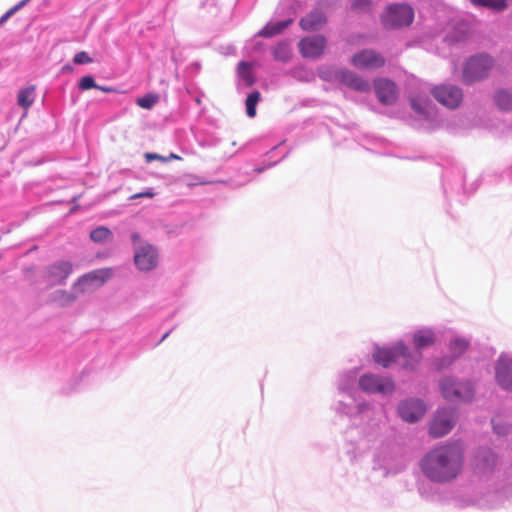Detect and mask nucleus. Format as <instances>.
Listing matches in <instances>:
<instances>
[{"label":"nucleus","instance_id":"obj_1","mask_svg":"<svg viewBox=\"0 0 512 512\" xmlns=\"http://www.w3.org/2000/svg\"><path fill=\"white\" fill-rule=\"evenodd\" d=\"M463 456L464 449L460 443H448L427 453L421 462V469L432 481H450L461 472Z\"/></svg>","mask_w":512,"mask_h":512},{"label":"nucleus","instance_id":"obj_2","mask_svg":"<svg viewBox=\"0 0 512 512\" xmlns=\"http://www.w3.org/2000/svg\"><path fill=\"white\" fill-rule=\"evenodd\" d=\"M373 358L383 367H388L391 363L403 359V367L413 369L419 363L421 355L419 352L410 354L409 349L403 343H398L392 349H377Z\"/></svg>","mask_w":512,"mask_h":512},{"label":"nucleus","instance_id":"obj_3","mask_svg":"<svg viewBox=\"0 0 512 512\" xmlns=\"http://www.w3.org/2000/svg\"><path fill=\"white\" fill-rule=\"evenodd\" d=\"M414 19L413 9L405 4L390 5L382 16V23L388 29L409 26Z\"/></svg>","mask_w":512,"mask_h":512},{"label":"nucleus","instance_id":"obj_4","mask_svg":"<svg viewBox=\"0 0 512 512\" xmlns=\"http://www.w3.org/2000/svg\"><path fill=\"white\" fill-rule=\"evenodd\" d=\"M493 67V60L488 55H478L471 57L463 70V79L466 83L485 78Z\"/></svg>","mask_w":512,"mask_h":512},{"label":"nucleus","instance_id":"obj_5","mask_svg":"<svg viewBox=\"0 0 512 512\" xmlns=\"http://www.w3.org/2000/svg\"><path fill=\"white\" fill-rule=\"evenodd\" d=\"M72 271L73 264L70 261L61 260L48 265L42 277L49 287L64 285Z\"/></svg>","mask_w":512,"mask_h":512},{"label":"nucleus","instance_id":"obj_6","mask_svg":"<svg viewBox=\"0 0 512 512\" xmlns=\"http://www.w3.org/2000/svg\"><path fill=\"white\" fill-rule=\"evenodd\" d=\"M431 93L440 104L450 109L459 107L463 100L462 89L451 84L435 86Z\"/></svg>","mask_w":512,"mask_h":512},{"label":"nucleus","instance_id":"obj_7","mask_svg":"<svg viewBox=\"0 0 512 512\" xmlns=\"http://www.w3.org/2000/svg\"><path fill=\"white\" fill-rule=\"evenodd\" d=\"M112 276L111 268H103L91 271L81 276L74 284L76 292L84 293L104 284Z\"/></svg>","mask_w":512,"mask_h":512},{"label":"nucleus","instance_id":"obj_8","mask_svg":"<svg viewBox=\"0 0 512 512\" xmlns=\"http://www.w3.org/2000/svg\"><path fill=\"white\" fill-rule=\"evenodd\" d=\"M456 421L455 412L452 409H440L433 417L429 434L434 438H440L448 434Z\"/></svg>","mask_w":512,"mask_h":512},{"label":"nucleus","instance_id":"obj_9","mask_svg":"<svg viewBox=\"0 0 512 512\" xmlns=\"http://www.w3.org/2000/svg\"><path fill=\"white\" fill-rule=\"evenodd\" d=\"M441 391L443 396L451 401L469 400L472 398L474 390L469 383H456L450 378H445L441 382Z\"/></svg>","mask_w":512,"mask_h":512},{"label":"nucleus","instance_id":"obj_10","mask_svg":"<svg viewBox=\"0 0 512 512\" xmlns=\"http://www.w3.org/2000/svg\"><path fill=\"white\" fill-rule=\"evenodd\" d=\"M374 91L378 101L386 106L397 102L399 91L396 83L388 78H376L373 81Z\"/></svg>","mask_w":512,"mask_h":512},{"label":"nucleus","instance_id":"obj_11","mask_svg":"<svg viewBox=\"0 0 512 512\" xmlns=\"http://www.w3.org/2000/svg\"><path fill=\"white\" fill-rule=\"evenodd\" d=\"M359 385L362 390L369 393H391L395 389L394 382L387 377H381L374 374H365L360 377Z\"/></svg>","mask_w":512,"mask_h":512},{"label":"nucleus","instance_id":"obj_12","mask_svg":"<svg viewBox=\"0 0 512 512\" xmlns=\"http://www.w3.org/2000/svg\"><path fill=\"white\" fill-rule=\"evenodd\" d=\"M385 58L378 52L365 49L356 53L351 58V64L360 70H373L382 68L385 65Z\"/></svg>","mask_w":512,"mask_h":512},{"label":"nucleus","instance_id":"obj_13","mask_svg":"<svg viewBox=\"0 0 512 512\" xmlns=\"http://www.w3.org/2000/svg\"><path fill=\"white\" fill-rule=\"evenodd\" d=\"M327 45L326 38L323 35H313L302 38L298 43L301 55L305 58L320 57Z\"/></svg>","mask_w":512,"mask_h":512},{"label":"nucleus","instance_id":"obj_14","mask_svg":"<svg viewBox=\"0 0 512 512\" xmlns=\"http://www.w3.org/2000/svg\"><path fill=\"white\" fill-rule=\"evenodd\" d=\"M134 261L137 267L143 271L154 269L158 263V254L156 249L149 245H143L136 249Z\"/></svg>","mask_w":512,"mask_h":512},{"label":"nucleus","instance_id":"obj_15","mask_svg":"<svg viewBox=\"0 0 512 512\" xmlns=\"http://www.w3.org/2000/svg\"><path fill=\"white\" fill-rule=\"evenodd\" d=\"M335 78L343 85L358 92H369L371 88L367 80L349 70H337L335 72Z\"/></svg>","mask_w":512,"mask_h":512},{"label":"nucleus","instance_id":"obj_16","mask_svg":"<svg viewBox=\"0 0 512 512\" xmlns=\"http://www.w3.org/2000/svg\"><path fill=\"white\" fill-rule=\"evenodd\" d=\"M498 384L507 391H512V357L501 355L495 368Z\"/></svg>","mask_w":512,"mask_h":512},{"label":"nucleus","instance_id":"obj_17","mask_svg":"<svg viewBox=\"0 0 512 512\" xmlns=\"http://www.w3.org/2000/svg\"><path fill=\"white\" fill-rule=\"evenodd\" d=\"M426 408L420 400L404 401L399 406V414L406 422H416L425 414Z\"/></svg>","mask_w":512,"mask_h":512},{"label":"nucleus","instance_id":"obj_18","mask_svg":"<svg viewBox=\"0 0 512 512\" xmlns=\"http://www.w3.org/2000/svg\"><path fill=\"white\" fill-rule=\"evenodd\" d=\"M327 23L326 15L320 10L315 9L301 18L299 25L304 31H318Z\"/></svg>","mask_w":512,"mask_h":512},{"label":"nucleus","instance_id":"obj_19","mask_svg":"<svg viewBox=\"0 0 512 512\" xmlns=\"http://www.w3.org/2000/svg\"><path fill=\"white\" fill-rule=\"evenodd\" d=\"M497 457L490 449H482L474 457V466L480 472H487L496 465Z\"/></svg>","mask_w":512,"mask_h":512},{"label":"nucleus","instance_id":"obj_20","mask_svg":"<svg viewBox=\"0 0 512 512\" xmlns=\"http://www.w3.org/2000/svg\"><path fill=\"white\" fill-rule=\"evenodd\" d=\"M434 342L435 335L430 329L418 330L413 336V343L417 350L432 346Z\"/></svg>","mask_w":512,"mask_h":512},{"label":"nucleus","instance_id":"obj_21","mask_svg":"<svg viewBox=\"0 0 512 512\" xmlns=\"http://www.w3.org/2000/svg\"><path fill=\"white\" fill-rule=\"evenodd\" d=\"M35 86H29L18 92L17 103L24 109H28L34 102Z\"/></svg>","mask_w":512,"mask_h":512},{"label":"nucleus","instance_id":"obj_22","mask_svg":"<svg viewBox=\"0 0 512 512\" xmlns=\"http://www.w3.org/2000/svg\"><path fill=\"white\" fill-rule=\"evenodd\" d=\"M496 105L504 111L512 109V91L501 89L494 96Z\"/></svg>","mask_w":512,"mask_h":512},{"label":"nucleus","instance_id":"obj_23","mask_svg":"<svg viewBox=\"0 0 512 512\" xmlns=\"http://www.w3.org/2000/svg\"><path fill=\"white\" fill-rule=\"evenodd\" d=\"M292 20H285L281 22H277L274 24H267L260 32L259 35L264 37H272L275 35L280 34L284 29H286L290 24Z\"/></svg>","mask_w":512,"mask_h":512},{"label":"nucleus","instance_id":"obj_24","mask_svg":"<svg viewBox=\"0 0 512 512\" xmlns=\"http://www.w3.org/2000/svg\"><path fill=\"white\" fill-rule=\"evenodd\" d=\"M474 6L484 7L494 11H504L508 4L507 0H470Z\"/></svg>","mask_w":512,"mask_h":512},{"label":"nucleus","instance_id":"obj_25","mask_svg":"<svg viewBox=\"0 0 512 512\" xmlns=\"http://www.w3.org/2000/svg\"><path fill=\"white\" fill-rule=\"evenodd\" d=\"M90 238L96 243H102L112 239V232L105 226H99L91 231Z\"/></svg>","mask_w":512,"mask_h":512},{"label":"nucleus","instance_id":"obj_26","mask_svg":"<svg viewBox=\"0 0 512 512\" xmlns=\"http://www.w3.org/2000/svg\"><path fill=\"white\" fill-rule=\"evenodd\" d=\"M291 48L287 43H279L273 49V56L276 60L286 62L291 57Z\"/></svg>","mask_w":512,"mask_h":512},{"label":"nucleus","instance_id":"obj_27","mask_svg":"<svg viewBox=\"0 0 512 512\" xmlns=\"http://www.w3.org/2000/svg\"><path fill=\"white\" fill-rule=\"evenodd\" d=\"M260 100V93L258 91H254L248 95L246 99V112L249 117H254L256 115V106Z\"/></svg>","mask_w":512,"mask_h":512},{"label":"nucleus","instance_id":"obj_28","mask_svg":"<svg viewBox=\"0 0 512 512\" xmlns=\"http://www.w3.org/2000/svg\"><path fill=\"white\" fill-rule=\"evenodd\" d=\"M159 97L156 94H146L143 97L137 99L136 103L143 109H151L158 102Z\"/></svg>","mask_w":512,"mask_h":512},{"label":"nucleus","instance_id":"obj_29","mask_svg":"<svg viewBox=\"0 0 512 512\" xmlns=\"http://www.w3.org/2000/svg\"><path fill=\"white\" fill-rule=\"evenodd\" d=\"M351 7L358 13L368 12L371 10L372 2L370 0H354Z\"/></svg>","mask_w":512,"mask_h":512},{"label":"nucleus","instance_id":"obj_30","mask_svg":"<svg viewBox=\"0 0 512 512\" xmlns=\"http://www.w3.org/2000/svg\"><path fill=\"white\" fill-rule=\"evenodd\" d=\"M29 0H22L12 8H10L4 15L0 17V26L4 24L14 13L20 10Z\"/></svg>","mask_w":512,"mask_h":512},{"label":"nucleus","instance_id":"obj_31","mask_svg":"<svg viewBox=\"0 0 512 512\" xmlns=\"http://www.w3.org/2000/svg\"><path fill=\"white\" fill-rule=\"evenodd\" d=\"M79 88L81 90H88L91 88H100V86L95 83L92 76H84L79 81Z\"/></svg>","mask_w":512,"mask_h":512},{"label":"nucleus","instance_id":"obj_32","mask_svg":"<svg viewBox=\"0 0 512 512\" xmlns=\"http://www.w3.org/2000/svg\"><path fill=\"white\" fill-rule=\"evenodd\" d=\"M75 300V296L66 291H59L56 295V301H58L61 305H66Z\"/></svg>","mask_w":512,"mask_h":512},{"label":"nucleus","instance_id":"obj_33","mask_svg":"<svg viewBox=\"0 0 512 512\" xmlns=\"http://www.w3.org/2000/svg\"><path fill=\"white\" fill-rule=\"evenodd\" d=\"M73 62L75 64H78V65H82V64H88V63H91L92 62V59L90 58V56L88 55L87 52L85 51H80L78 53L75 54L74 58H73Z\"/></svg>","mask_w":512,"mask_h":512},{"label":"nucleus","instance_id":"obj_34","mask_svg":"<svg viewBox=\"0 0 512 512\" xmlns=\"http://www.w3.org/2000/svg\"><path fill=\"white\" fill-rule=\"evenodd\" d=\"M493 429L498 435H506L509 431V426L505 422H500L496 419L492 420Z\"/></svg>","mask_w":512,"mask_h":512},{"label":"nucleus","instance_id":"obj_35","mask_svg":"<svg viewBox=\"0 0 512 512\" xmlns=\"http://www.w3.org/2000/svg\"><path fill=\"white\" fill-rule=\"evenodd\" d=\"M468 343L465 340L456 339L451 343V349L454 352L462 353L466 350Z\"/></svg>","mask_w":512,"mask_h":512},{"label":"nucleus","instance_id":"obj_36","mask_svg":"<svg viewBox=\"0 0 512 512\" xmlns=\"http://www.w3.org/2000/svg\"><path fill=\"white\" fill-rule=\"evenodd\" d=\"M144 157L148 162H151L152 160H160L163 162L167 161L166 157H163L157 153H146Z\"/></svg>","mask_w":512,"mask_h":512},{"label":"nucleus","instance_id":"obj_37","mask_svg":"<svg viewBox=\"0 0 512 512\" xmlns=\"http://www.w3.org/2000/svg\"><path fill=\"white\" fill-rule=\"evenodd\" d=\"M411 103V107L413 108V110L419 114H424L425 113V109L424 107L418 103L415 99H411L410 101Z\"/></svg>","mask_w":512,"mask_h":512},{"label":"nucleus","instance_id":"obj_38","mask_svg":"<svg viewBox=\"0 0 512 512\" xmlns=\"http://www.w3.org/2000/svg\"><path fill=\"white\" fill-rule=\"evenodd\" d=\"M142 197L152 198V197H154V193L151 192V191H146V192H142V193H136V194L131 195L130 199L134 200V199L142 198Z\"/></svg>","mask_w":512,"mask_h":512},{"label":"nucleus","instance_id":"obj_39","mask_svg":"<svg viewBox=\"0 0 512 512\" xmlns=\"http://www.w3.org/2000/svg\"><path fill=\"white\" fill-rule=\"evenodd\" d=\"M248 70H249V67H248L247 63H245V62L239 63V72L242 76H244V71L248 72Z\"/></svg>","mask_w":512,"mask_h":512},{"label":"nucleus","instance_id":"obj_40","mask_svg":"<svg viewBox=\"0 0 512 512\" xmlns=\"http://www.w3.org/2000/svg\"><path fill=\"white\" fill-rule=\"evenodd\" d=\"M98 89L103 91V92H112V91H114L113 88H111V87H102V86H100V88H98Z\"/></svg>","mask_w":512,"mask_h":512},{"label":"nucleus","instance_id":"obj_41","mask_svg":"<svg viewBox=\"0 0 512 512\" xmlns=\"http://www.w3.org/2000/svg\"><path fill=\"white\" fill-rule=\"evenodd\" d=\"M166 159H167V161H168V160H170V159H180V157H179L178 155L174 154V153H171V154L169 155V157H167Z\"/></svg>","mask_w":512,"mask_h":512},{"label":"nucleus","instance_id":"obj_42","mask_svg":"<svg viewBox=\"0 0 512 512\" xmlns=\"http://www.w3.org/2000/svg\"><path fill=\"white\" fill-rule=\"evenodd\" d=\"M139 239H140L139 234L135 233V234L132 235V241L134 243H136Z\"/></svg>","mask_w":512,"mask_h":512},{"label":"nucleus","instance_id":"obj_43","mask_svg":"<svg viewBox=\"0 0 512 512\" xmlns=\"http://www.w3.org/2000/svg\"><path fill=\"white\" fill-rule=\"evenodd\" d=\"M168 336V333L164 334V336L162 337V340L166 339Z\"/></svg>","mask_w":512,"mask_h":512}]
</instances>
